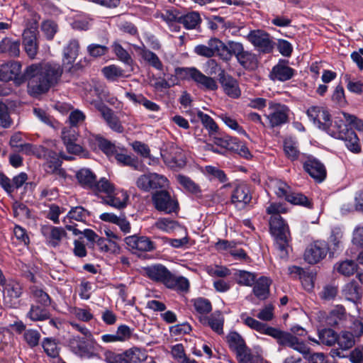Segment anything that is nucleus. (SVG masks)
I'll return each instance as SVG.
<instances>
[{"instance_id": "nucleus-1", "label": "nucleus", "mask_w": 363, "mask_h": 363, "mask_svg": "<svg viewBox=\"0 0 363 363\" xmlns=\"http://www.w3.org/2000/svg\"><path fill=\"white\" fill-rule=\"evenodd\" d=\"M21 64L9 62L0 67L2 81L13 80L17 84L28 81V92L32 96L46 93L60 79L62 69L57 63H35L28 66L21 74Z\"/></svg>"}, {"instance_id": "nucleus-2", "label": "nucleus", "mask_w": 363, "mask_h": 363, "mask_svg": "<svg viewBox=\"0 0 363 363\" xmlns=\"http://www.w3.org/2000/svg\"><path fill=\"white\" fill-rule=\"evenodd\" d=\"M306 114L313 124L332 137L345 142L347 148L353 153L361 151L359 140L354 130L347 128L340 116L331 119L328 110L321 106H311Z\"/></svg>"}, {"instance_id": "nucleus-3", "label": "nucleus", "mask_w": 363, "mask_h": 363, "mask_svg": "<svg viewBox=\"0 0 363 363\" xmlns=\"http://www.w3.org/2000/svg\"><path fill=\"white\" fill-rule=\"evenodd\" d=\"M241 318L244 323L250 328L276 339L279 345L278 352H281L284 347H288L301 354H308L309 349L305 345V343L292 333L267 326L266 324L252 317L246 316L245 314L241 315Z\"/></svg>"}, {"instance_id": "nucleus-4", "label": "nucleus", "mask_w": 363, "mask_h": 363, "mask_svg": "<svg viewBox=\"0 0 363 363\" xmlns=\"http://www.w3.org/2000/svg\"><path fill=\"white\" fill-rule=\"evenodd\" d=\"M270 230L274 238L276 247L281 258L288 256L289 249L290 233L288 225L281 216H271L269 220Z\"/></svg>"}, {"instance_id": "nucleus-5", "label": "nucleus", "mask_w": 363, "mask_h": 363, "mask_svg": "<svg viewBox=\"0 0 363 363\" xmlns=\"http://www.w3.org/2000/svg\"><path fill=\"white\" fill-rule=\"evenodd\" d=\"M175 72L183 79L193 80L201 89L211 91L218 89L217 82L213 78L203 74L196 67H179Z\"/></svg>"}, {"instance_id": "nucleus-6", "label": "nucleus", "mask_w": 363, "mask_h": 363, "mask_svg": "<svg viewBox=\"0 0 363 363\" xmlns=\"http://www.w3.org/2000/svg\"><path fill=\"white\" fill-rule=\"evenodd\" d=\"M73 352L81 358L92 359L99 358V351L102 349L93 336L83 338L74 339L71 342Z\"/></svg>"}, {"instance_id": "nucleus-7", "label": "nucleus", "mask_w": 363, "mask_h": 363, "mask_svg": "<svg viewBox=\"0 0 363 363\" xmlns=\"http://www.w3.org/2000/svg\"><path fill=\"white\" fill-rule=\"evenodd\" d=\"M245 38L260 52L270 53L274 49V43L272 38L263 30H250Z\"/></svg>"}, {"instance_id": "nucleus-8", "label": "nucleus", "mask_w": 363, "mask_h": 363, "mask_svg": "<svg viewBox=\"0 0 363 363\" xmlns=\"http://www.w3.org/2000/svg\"><path fill=\"white\" fill-rule=\"evenodd\" d=\"M40 150L43 152L42 157H44L47 160L44 165L46 172L48 174H56L62 177H65V172L60 168L62 162L60 157L65 160H71L72 158L66 157L63 152H60L57 155L56 152L46 148H40Z\"/></svg>"}, {"instance_id": "nucleus-9", "label": "nucleus", "mask_w": 363, "mask_h": 363, "mask_svg": "<svg viewBox=\"0 0 363 363\" xmlns=\"http://www.w3.org/2000/svg\"><path fill=\"white\" fill-rule=\"evenodd\" d=\"M3 286V302L5 306L10 308H16L19 305L18 298L22 294V286L19 282L10 280L5 281Z\"/></svg>"}, {"instance_id": "nucleus-10", "label": "nucleus", "mask_w": 363, "mask_h": 363, "mask_svg": "<svg viewBox=\"0 0 363 363\" xmlns=\"http://www.w3.org/2000/svg\"><path fill=\"white\" fill-rule=\"evenodd\" d=\"M328 252V244L325 241L317 240L308 245L303 257L308 264H315L323 259Z\"/></svg>"}, {"instance_id": "nucleus-11", "label": "nucleus", "mask_w": 363, "mask_h": 363, "mask_svg": "<svg viewBox=\"0 0 363 363\" xmlns=\"http://www.w3.org/2000/svg\"><path fill=\"white\" fill-rule=\"evenodd\" d=\"M78 133L74 127H65L61 133V138L68 152L86 157L82 145L77 144Z\"/></svg>"}, {"instance_id": "nucleus-12", "label": "nucleus", "mask_w": 363, "mask_h": 363, "mask_svg": "<svg viewBox=\"0 0 363 363\" xmlns=\"http://www.w3.org/2000/svg\"><path fill=\"white\" fill-rule=\"evenodd\" d=\"M152 202L157 211L171 213L178 209V203L166 191H160L152 195Z\"/></svg>"}, {"instance_id": "nucleus-13", "label": "nucleus", "mask_w": 363, "mask_h": 363, "mask_svg": "<svg viewBox=\"0 0 363 363\" xmlns=\"http://www.w3.org/2000/svg\"><path fill=\"white\" fill-rule=\"evenodd\" d=\"M252 200V193L250 186L240 183L237 184L232 191L230 201L238 209L245 208Z\"/></svg>"}, {"instance_id": "nucleus-14", "label": "nucleus", "mask_w": 363, "mask_h": 363, "mask_svg": "<svg viewBox=\"0 0 363 363\" xmlns=\"http://www.w3.org/2000/svg\"><path fill=\"white\" fill-rule=\"evenodd\" d=\"M225 44L218 38H212L207 42V44H200L194 47V52L201 57H211L215 55H222L221 52Z\"/></svg>"}, {"instance_id": "nucleus-15", "label": "nucleus", "mask_w": 363, "mask_h": 363, "mask_svg": "<svg viewBox=\"0 0 363 363\" xmlns=\"http://www.w3.org/2000/svg\"><path fill=\"white\" fill-rule=\"evenodd\" d=\"M270 113L266 115L272 127H275L285 123L288 119L289 108L281 104L270 102L269 104Z\"/></svg>"}, {"instance_id": "nucleus-16", "label": "nucleus", "mask_w": 363, "mask_h": 363, "mask_svg": "<svg viewBox=\"0 0 363 363\" xmlns=\"http://www.w3.org/2000/svg\"><path fill=\"white\" fill-rule=\"evenodd\" d=\"M161 156L164 162L172 168L181 167L185 164L182 150L174 145H171L165 150H162Z\"/></svg>"}, {"instance_id": "nucleus-17", "label": "nucleus", "mask_w": 363, "mask_h": 363, "mask_svg": "<svg viewBox=\"0 0 363 363\" xmlns=\"http://www.w3.org/2000/svg\"><path fill=\"white\" fill-rule=\"evenodd\" d=\"M218 79L224 93L230 98L238 99L241 96V90L236 79L230 74H226L224 69H220Z\"/></svg>"}, {"instance_id": "nucleus-18", "label": "nucleus", "mask_w": 363, "mask_h": 363, "mask_svg": "<svg viewBox=\"0 0 363 363\" xmlns=\"http://www.w3.org/2000/svg\"><path fill=\"white\" fill-rule=\"evenodd\" d=\"M125 242L133 253L151 251L155 247L154 243L145 236H128L125 238Z\"/></svg>"}, {"instance_id": "nucleus-19", "label": "nucleus", "mask_w": 363, "mask_h": 363, "mask_svg": "<svg viewBox=\"0 0 363 363\" xmlns=\"http://www.w3.org/2000/svg\"><path fill=\"white\" fill-rule=\"evenodd\" d=\"M94 104L110 128L117 133H122L123 131V127L122 126L119 119L113 114V112L111 108L100 101H95Z\"/></svg>"}, {"instance_id": "nucleus-20", "label": "nucleus", "mask_w": 363, "mask_h": 363, "mask_svg": "<svg viewBox=\"0 0 363 363\" xmlns=\"http://www.w3.org/2000/svg\"><path fill=\"white\" fill-rule=\"evenodd\" d=\"M128 197L125 191L114 188L109 195L102 197V202L113 208L123 209L127 206Z\"/></svg>"}, {"instance_id": "nucleus-21", "label": "nucleus", "mask_w": 363, "mask_h": 363, "mask_svg": "<svg viewBox=\"0 0 363 363\" xmlns=\"http://www.w3.org/2000/svg\"><path fill=\"white\" fill-rule=\"evenodd\" d=\"M41 233L48 243L52 247L58 246L62 240L67 235V233L63 228L52 225L43 226Z\"/></svg>"}, {"instance_id": "nucleus-22", "label": "nucleus", "mask_w": 363, "mask_h": 363, "mask_svg": "<svg viewBox=\"0 0 363 363\" xmlns=\"http://www.w3.org/2000/svg\"><path fill=\"white\" fill-rule=\"evenodd\" d=\"M305 170L316 181L320 182L326 177V170L324 165L318 160L312 157L304 162Z\"/></svg>"}, {"instance_id": "nucleus-23", "label": "nucleus", "mask_w": 363, "mask_h": 363, "mask_svg": "<svg viewBox=\"0 0 363 363\" xmlns=\"http://www.w3.org/2000/svg\"><path fill=\"white\" fill-rule=\"evenodd\" d=\"M294 74L295 70L288 66L285 61H280L273 67L269 76L274 81L285 82L291 79Z\"/></svg>"}, {"instance_id": "nucleus-24", "label": "nucleus", "mask_w": 363, "mask_h": 363, "mask_svg": "<svg viewBox=\"0 0 363 363\" xmlns=\"http://www.w3.org/2000/svg\"><path fill=\"white\" fill-rule=\"evenodd\" d=\"M145 275L150 279L162 282L164 285L167 284L171 272L161 264H155L144 268Z\"/></svg>"}, {"instance_id": "nucleus-25", "label": "nucleus", "mask_w": 363, "mask_h": 363, "mask_svg": "<svg viewBox=\"0 0 363 363\" xmlns=\"http://www.w3.org/2000/svg\"><path fill=\"white\" fill-rule=\"evenodd\" d=\"M79 43L77 40H69L63 50V65L70 69L79 55Z\"/></svg>"}, {"instance_id": "nucleus-26", "label": "nucleus", "mask_w": 363, "mask_h": 363, "mask_svg": "<svg viewBox=\"0 0 363 363\" xmlns=\"http://www.w3.org/2000/svg\"><path fill=\"white\" fill-rule=\"evenodd\" d=\"M22 43L28 57L34 59L38 50L37 34H31L30 32H23Z\"/></svg>"}, {"instance_id": "nucleus-27", "label": "nucleus", "mask_w": 363, "mask_h": 363, "mask_svg": "<svg viewBox=\"0 0 363 363\" xmlns=\"http://www.w3.org/2000/svg\"><path fill=\"white\" fill-rule=\"evenodd\" d=\"M189 114L196 115L201 121L203 126L206 129L209 135L213 136L216 135L218 131V126L215 121L208 114L204 113L199 109H194L189 111Z\"/></svg>"}, {"instance_id": "nucleus-28", "label": "nucleus", "mask_w": 363, "mask_h": 363, "mask_svg": "<svg viewBox=\"0 0 363 363\" xmlns=\"http://www.w3.org/2000/svg\"><path fill=\"white\" fill-rule=\"evenodd\" d=\"M0 54H6L11 57L20 55V41L4 38L0 42Z\"/></svg>"}, {"instance_id": "nucleus-29", "label": "nucleus", "mask_w": 363, "mask_h": 363, "mask_svg": "<svg viewBox=\"0 0 363 363\" xmlns=\"http://www.w3.org/2000/svg\"><path fill=\"white\" fill-rule=\"evenodd\" d=\"M76 178L84 188L91 191L92 186L96 182V177L90 169L82 168L76 172Z\"/></svg>"}, {"instance_id": "nucleus-30", "label": "nucleus", "mask_w": 363, "mask_h": 363, "mask_svg": "<svg viewBox=\"0 0 363 363\" xmlns=\"http://www.w3.org/2000/svg\"><path fill=\"white\" fill-rule=\"evenodd\" d=\"M93 140L97 142L100 149L107 155H112L115 152L116 147L113 143L97 135H90L86 140L82 142V145H88L90 147H93Z\"/></svg>"}, {"instance_id": "nucleus-31", "label": "nucleus", "mask_w": 363, "mask_h": 363, "mask_svg": "<svg viewBox=\"0 0 363 363\" xmlns=\"http://www.w3.org/2000/svg\"><path fill=\"white\" fill-rule=\"evenodd\" d=\"M271 280L265 277H262L257 280L253 287L255 296L259 300H265L269 294Z\"/></svg>"}, {"instance_id": "nucleus-32", "label": "nucleus", "mask_w": 363, "mask_h": 363, "mask_svg": "<svg viewBox=\"0 0 363 363\" xmlns=\"http://www.w3.org/2000/svg\"><path fill=\"white\" fill-rule=\"evenodd\" d=\"M30 298L42 306L48 307L51 304V298L41 287L33 285L30 287Z\"/></svg>"}, {"instance_id": "nucleus-33", "label": "nucleus", "mask_w": 363, "mask_h": 363, "mask_svg": "<svg viewBox=\"0 0 363 363\" xmlns=\"http://www.w3.org/2000/svg\"><path fill=\"white\" fill-rule=\"evenodd\" d=\"M114 188L115 186L112 183L107 179L103 177L99 181H96L91 191L96 196L102 199V197H106L107 195H109Z\"/></svg>"}, {"instance_id": "nucleus-34", "label": "nucleus", "mask_w": 363, "mask_h": 363, "mask_svg": "<svg viewBox=\"0 0 363 363\" xmlns=\"http://www.w3.org/2000/svg\"><path fill=\"white\" fill-rule=\"evenodd\" d=\"M167 288L179 291H187L189 288V280L184 277H175L172 273L170 274L167 284L165 285Z\"/></svg>"}, {"instance_id": "nucleus-35", "label": "nucleus", "mask_w": 363, "mask_h": 363, "mask_svg": "<svg viewBox=\"0 0 363 363\" xmlns=\"http://www.w3.org/2000/svg\"><path fill=\"white\" fill-rule=\"evenodd\" d=\"M239 64L247 69H254L257 66V59L255 54L248 50H244L236 57Z\"/></svg>"}, {"instance_id": "nucleus-36", "label": "nucleus", "mask_w": 363, "mask_h": 363, "mask_svg": "<svg viewBox=\"0 0 363 363\" xmlns=\"http://www.w3.org/2000/svg\"><path fill=\"white\" fill-rule=\"evenodd\" d=\"M27 317L33 321H44L50 319V313L45 307L32 304Z\"/></svg>"}, {"instance_id": "nucleus-37", "label": "nucleus", "mask_w": 363, "mask_h": 363, "mask_svg": "<svg viewBox=\"0 0 363 363\" xmlns=\"http://www.w3.org/2000/svg\"><path fill=\"white\" fill-rule=\"evenodd\" d=\"M203 325H207L218 334L223 333V318L220 313H213L208 318H201Z\"/></svg>"}, {"instance_id": "nucleus-38", "label": "nucleus", "mask_w": 363, "mask_h": 363, "mask_svg": "<svg viewBox=\"0 0 363 363\" xmlns=\"http://www.w3.org/2000/svg\"><path fill=\"white\" fill-rule=\"evenodd\" d=\"M40 16L33 11H28L24 17L23 32H30L31 34H37Z\"/></svg>"}, {"instance_id": "nucleus-39", "label": "nucleus", "mask_w": 363, "mask_h": 363, "mask_svg": "<svg viewBox=\"0 0 363 363\" xmlns=\"http://www.w3.org/2000/svg\"><path fill=\"white\" fill-rule=\"evenodd\" d=\"M344 296L350 301L356 302L360 298V290L357 282L351 281L345 285L342 289Z\"/></svg>"}, {"instance_id": "nucleus-40", "label": "nucleus", "mask_w": 363, "mask_h": 363, "mask_svg": "<svg viewBox=\"0 0 363 363\" xmlns=\"http://www.w3.org/2000/svg\"><path fill=\"white\" fill-rule=\"evenodd\" d=\"M286 200L294 205H299L308 208H312L311 201L303 194L290 191L286 197Z\"/></svg>"}, {"instance_id": "nucleus-41", "label": "nucleus", "mask_w": 363, "mask_h": 363, "mask_svg": "<svg viewBox=\"0 0 363 363\" xmlns=\"http://www.w3.org/2000/svg\"><path fill=\"white\" fill-rule=\"evenodd\" d=\"M200 21V16L196 12H190L186 15L179 16V23L183 24L186 29L195 28Z\"/></svg>"}, {"instance_id": "nucleus-42", "label": "nucleus", "mask_w": 363, "mask_h": 363, "mask_svg": "<svg viewBox=\"0 0 363 363\" xmlns=\"http://www.w3.org/2000/svg\"><path fill=\"white\" fill-rule=\"evenodd\" d=\"M335 269L337 272L344 276H350L357 271V264L353 260L347 259L337 263L335 266Z\"/></svg>"}, {"instance_id": "nucleus-43", "label": "nucleus", "mask_w": 363, "mask_h": 363, "mask_svg": "<svg viewBox=\"0 0 363 363\" xmlns=\"http://www.w3.org/2000/svg\"><path fill=\"white\" fill-rule=\"evenodd\" d=\"M140 55L146 62L156 69L162 70L163 69V65L161 60L153 52L147 49H143L141 50Z\"/></svg>"}, {"instance_id": "nucleus-44", "label": "nucleus", "mask_w": 363, "mask_h": 363, "mask_svg": "<svg viewBox=\"0 0 363 363\" xmlns=\"http://www.w3.org/2000/svg\"><path fill=\"white\" fill-rule=\"evenodd\" d=\"M226 339L230 350L235 352L246 347L244 340L236 332L230 333Z\"/></svg>"}, {"instance_id": "nucleus-45", "label": "nucleus", "mask_w": 363, "mask_h": 363, "mask_svg": "<svg viewBox=\"0 0 363 363\" xmlns=\"http://www.w3.org/2000/svg\"><path fill=\"white\" fill-rule=\"evenodd\" d=\"M116 159L118 162L127 166L132 167L135 169L139 171L145 170V166L142 164L135 157H133L125 154H116Z\"/></svg>"}, {"instance_id": "nucleus-46", "label": "nucleus", "mask_w": 363, "mask_h": 363, "mask_svg": "<svg viewBox=\"0 0 363 363\" xmlns=\"http://www.w3.org/2000/svg\"><path fill=\"white\" fill-rule=\"evenodd\" d=\"M89 216L88 211L82 206H76L71 208L64 219V223H67V220H74L76 221L83 222Z\"/></svg>"}, {"instance_id": "nucleus-47", "label": "nucleus", "mask_w": 363, "mask_h": 363, "mask_svg": "<svg viewBox=\"0 0 363 363\" xmlns=\"http://www.w3.org/2000/svg\"><path fill=\"white\" fill-rule=\"evenodd\" d=\"M286 155L291 160H295L299 155L297 143L292 138H286L284 143Z\"/></svg>"}, {"instance_id": "nucleus-48", "label": "nucleus", "mask_w": 363, "mask_h": 363, "mask_svg": "<svg viewBox=\"0 0 363 363\" xmlns=\"http://www.w3.org/2000/svg\"><path fill=\"white\" fill-rule=\"evenodd\" d=\"M318 337L320 343L331 346L334 345L337 340L336 333L332 329H323L318 332Z\"/></svg>"}, {"instance_id": "nucleus-49", "label": "nucleus", "mask_w": 363, "mask_h": 363, "mask_svg": "<svg viewBox=\"0 0 363 363\" xmlns=\"http://www.w3.org/2000/svg\"><path fill=\"white\" fill-rule=\"evenodd\" d=\"M337 344L340 349L347 350L351 348L355 343L354 335L348 331L342 332L337 340Z\"/></svg>"}, {"instance_id": "nucleus-50", "label": "nucleus", "mask_w": 363, "mask_h": 363, "mask_svg": "<svg viewBox=\"0 0 363 363\" xmlns=\"http://www.w3.org/2000/svg\"><path fill=\"white\" fill-rule=\"evenodd\" d=\"M236 281L240 285L251 286L255 280L256 276L255 274L240 270L235 274Z\"/></svg>"}, {"instance_id": "nucleus-51", "label": "nucleus", "mask_w": 363, "mask_h": 363, "mask_svg": "<svg viewBox=\"0 0 363 363\" xmlns=\"http://www.w3.org/2000/svg\"><path fill=\"white\" fill-rule=\"evenodd\" d=\"M102 72L107 79L113 82L125 76L123 70L116 65L104 67Z\"/></svg>"}, {"instance_id": "nucleus-52", "label": "nucleus", "mask_w": 363, "mask_h": 363, "mask_svg": "<svg viewBox=\"0 0 363 363\" xmlns=\"http://www.w3.org/2000/svg\"><path fill=\"white\" fill-rule=\"evenodd\" d=\"M155 226L167 233H170L180 227L179 223L175 220L166 218L158 219L155 223Z\"/></svg>"}, {"instance_id": "nucleus-53", "label": "nucleus", "mask_w": 363, "mask_h": 363, "mask_svg": "<svg viewBox=\"0 0 363 363\" xmlns=\"http://www.w3.org/2000/svg\"><path fill=\"white\" fill-rule=\"evenodd\" d=\"M177 178L179 183L189 192L194 194H198L201 192L199 185L190 178L184 175H178Z\"/></svg>"}, {"instance_id": "nucleus-54", "label": "nucleus", "mask_w": 363, "mask_h": 363, "mask_svg": "<svg viewBox=\"0 0 363 363\" xmlns=\"http://www.w3.org/2000/svg\"><path fill=\"white\" fill-rule=\"evenodd\" d=\"M213 143L217 146L220 147L223 149L228 150L232 151L236 138H233L228 135L223 137L213 135Z\"/></svg>"}, {"instance_id": "nucleus-55", "label": "nucleus", "mask_w": 363, "mask_h": 363, "mask_svg": "<svg viewBox=\"0 0 363 363\" xmlns=\"http://www.w3.org/2000/svg\"><path fill=\"white\" fill-rule=\"evenodd\" d=\"M195 311L200 315H205L212 310L211 302L206 298H199L194 301Z\"/></svg>"}, {"instance_id": "nucleus-56", "label": "nucleus", "mask_w": 363, "mask_h": 363, "mask_svg": "<svg viewBox=\"0 0 363 363\" xmlns=\"http://www.w3.org/2000/svg\"><path fill=\"white\" fill-rule=\"evenodd\" d=\"M272 188L278 197L285 199L291 191L290 187L281 180L274 181L272 183Z\"/></svg>"}, {"instance_id": "nucleus-57", "label": "nucleus", "mask_w": 363, "mask_h": 363, "mask_svg": "<svg viewBox=\"0 0 363 363\" xmlns=\"http://www.w3.org/2000/svg\"><path fill=\"white\" fill-rule=\"evenodd\" d=\"M45 352L50 357H56L59 354L58 347L55 340L46 337L42 342Z\"/></svg>"}, {"instance_id": "nucleus-58", "label": "nucleus", "mask_w": 363, "mask_h": 363, "mask_svg": "<svg viewBox=\"0 0 363 363\" xmlns=\"http://www.w3.org/2000/svg\"><path fill=\"white\" fill-rule=\"evenodd\" d=\"M207 273L211 277H226L230 274V270L224 266L214 265L206 267Z\"/></svg>"}, {"instance_id": "nucleus-59", "label": "nucleus", "mask_w": 363, "mask_h": 363, "mask_svg": "<svg viewBox=\"0 0 363 363\" xmlns=\"http://www.w3.org/2000/svg\"><path fill=\"white\" fill-rule=\"evenodd\" d=\"M40 334L36 330L29 329L25 331L23 337L30 347L37 346L40 339Z\"/></svg>"}, {"instance_id": "nucleus-60", "label": "nucleus", "mask_w": 363, "mask_h": 363, "mask_svg": "<svg viewBox=\"0 0 363 363\" xmlns=\"http://www.w3.org/2000/svg\"><path fill=\"white\" fill-rule=\"evenodd\" d=\"M205 173L211 177V179H217L220 182H225L227 180V177L224 172L213 166H206Z\"/></svg>"}, {"instance_id": "nucleus-61", "label": "nucleus", "mask_w": 363, "mask_h": 363, "mask_svg": "<svg viewBox=\"0 0 363 363\" xmlns=\"http://www.w3.org/2000/svg\"><path fill=\"white\" fill-rule=\"evenodd\" d=\"M223 123L230 128L237 131L240 134L246 135L245 130L241 127L237 121L227 114H221L220 116Z\"/></svg>"}, {"instance_id": "nucleus-62", "label": "nucleus", "mask_w": 363, "mask_h": 363, "mask_svg": "<svg viewBox=\"0 0 363 363\" xmlns=\"http://www.w3.org/2000/svg\"><path fill=\"white\" fill-rule=\"evenodd\" d=\"M342 121L347 122L350 125H352L354 128L359 131H363V121L357 118L355 116L350 113L342 112L340 115ZM345 123V122H343Z\"/></svg>"}, {"instance_id": "nucleus-63", "label": "nucleus", "mask_w": 363, "mask_h": 363, "mask_svg": "<svg viewBox=\"0 0 363 363\" xmlns=\"http://www.w3.org/2000/svg\"><path fill=\"white\" fill-rule=\"evenodd\" d=\"M245 50L243 45L240 42L229 41L223 51H227L230 55H235L237 57Z\"/></svg>"}, {"instance_id": "nucleus-64", "label": "nucleus", "mask_w": 363, "mask_h": 363, "mask_svg": "<svg viewBox=\"0 0 363 363\" xmlns=\"http://www.w3.org/2000/svg\"><path fill=\"white\" fill-rule=\"evenodd\" d=\"M41 29L48 40H52L57 31V24L52 21H43Z\"/></svg>"}]
</instances>
